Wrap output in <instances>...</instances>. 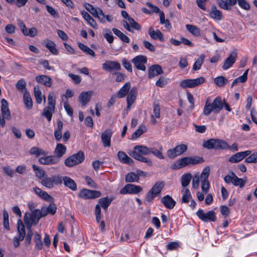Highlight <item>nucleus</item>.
<instances>
[{
    "instance_id": "nucleus-8",
    "label": "nucleus",
    "mask_w": 257,
    "mask_h": 257,
    "mask_svg": "<svg viewBox=\"0 0 257 257\" xmlns=\"http://www.w3.org/2000/svg\"><path fill=\"white\" fill-rule=\"evenodd\" d=\"M128 154L134 158L143 156V155H148L150 154V148L143 145L136 146L134 151Z\"/></svg>"
},
{
    "instance_id": "nucleus-31",
    "label": "nucleus",
    "mask_w": 257,
    "mask_h": 257,
    "mask_svg": "<svg viewBox=\"0 0 257 257\" xmlns=\"http://www.w3.org/2000/svg\"><path fill=\"white\" fill-rule=\"evenodd\" d=\"M131 89V84L130 82H126L124 85L119 89L117 93V97L119 98H122L125 96L128 93Z\"/></svg>"
},
{
    "instance_id": "nucleus-19",
    "label": "nucleus",
    "mask_w": 257,
    "mask_h": 257,
    "mask_svg": "<svg viewBox=\"0 0 257 257\" xmlns=\"http://www.w3.org/2000/svg\"><path fill=\"white\" fill-rule=\"evenodd\" d=\"M59 161V160L55 156L41 157L39 159V162L40 164L46 165L56 164Z\"/></svg>"
},
{
    "instance_id": "nucleus-9",
    "label": "nucleus",
    "mask_w": 257,
    "mask_h": 257,
    "mask_svg": "<svg viewBox=\"0 0 257 257\" xmlns=\"http://www.w3.org/2000/svg\"><path fill=\"white\" fill-rule=\"evenodd\" d=\"M122 24L126 30L132 33L134 32V30L140 31L142 29L141 26L132 17L128 18L127 20H123Z\"/></svg>"
},
{
    "instance_id": "nucleus-14",
    "label": "nucleus",
    "mask_w": 257,
    "mask_h": 257,
    "mask_svg": "<svg viewBox=\"0 0 257 257\" xmlns=\"http://www.w3.org/2000/svg\"><path fill=\"white\" fill-rule=\"evenodd\" d=\"M112 136V131L110 129H107L102 132L101 135V140L104 147H110V141Z\"/></svg>"
},
{
    "instance_id": "nucleus-40",
    "label": "nucleus",
    "mask_w": 257,
    "mask_h": 257,
    "mask_svg": "<svg viewBox=\"0 0 257 257\" xmlns=\"http://www.w3.org/2000/svg\"><path fill=\"white\" fill-rule=\"evenodd\" d=\"M228 82V79L222 76L217 77L214 79V83L219 87H223Z\"/></svg>"
},
{
    "instance_id": "nucleus-42",
    "label": "nucleus",
    "mask_w": 257,
    "mask_h": 257,
    "mask_svg": "<svg viewBox=\"0 0 257 257\" xmlns=\"http://www.w3.org/2000/svg\"><path fill=\"white\" fill-rule=\"evenodd\" d=\"M164 186V183L163 182H158L154 184L150 190L155 193L157 195H158L160 194Z\"/></svg>"
},
{
    "instance_id": "nucleus-21",
    "label": "nucleus",
    "mask_w": 257,
    "mask_h": 257,
    "mask_svg": "<svg viewBox=\"0 0 257 257\" xmlns=\"http://www.w3.org/2000/svg\"><path fill=\"white\" fill-rule=\"evenodd\" d=\"M93 94V91H87L81 92L79 95V100L82 106H85L89 102Z\"/></svg>"
},
{
    "instance_id": "nucleus-60",
    "label": "nucleus",
    "mask_w": 257,
    "mask_h": 257,
    "mask_svg": "<svg viewBox=\"0 0 257 257\" xmlns=\"http://www.w3.org/2000/svg\"><path fill=\"white\" fill-rule=\"evenodd\" d=\"M3 216H4V222H3L4 227L6 229L9 230L10 227H9V214L6 210L4 211Z\"/></svg>"
},
{
    "instance_id": "nucleus-5",
    "label": "nucleus",
    "mask_w": 257,
    "mask_h": 257,
    "mask_svg": "<svg viewBox=\"0 0 257 257\" xmlns=\"http://www.w3.org/2000/svg\"><path fill=\"white\" fill-rule=\"evenodd\" d=\"M203 146L208 149L226 150L227 142L220 139H211L204 141Z\"/></svg>"
},
{
    "instance_id": "nucleus-57",
    "label": "nucleus",
    "mask_w": 257,
    "mask_h": 257,
    "mask_svg": "<svg viewBox=\"0 0 257 257\" xmlns=\"http://www.w3.org/2000/svg\"><path fill=\"white\" fill-rule=\"evenodd\" d=\"M245 162L247 163H257V153H253L245 160Z\"/></svg>"
},
{
    "instance_id": "nucleus-11",
    "label": "nucleus",
    "mask_w": 257,
    "mask_h": 257,
    "mask_svg": "<svg viewBox=\"0 0 257 257\" xmlns=\"http://www.w3.org/2000/svg\"><path fill=\"white\" fill-rule=\"evenodd\" d=\"M197 216L204 222L212 221L214 222L216 220L215 213L214 211H209L204 213L202 209H199L196 212Z\"/></svg>"
},
{
    "instance_id": "nucleus-20",
    "label": "nucleus",
    "mask_w": 257,
    "mask_h": 257,
    "mask_svg": "<svg viewBox=\"0 0 257 257\" xmlns=\"http://www.w3.org/2000/svg\"><path fill=\"white\" fill-rule=\"evenodd\" d=\"M163 73L162 67L159 65H154L148 70V77L150 79Z\"/></svg>"
},
{
    "instance_id": "nucleus-58",
    "label": "nucleus",
    "mask_w": 257,
    "mask_h": 257,
    "mask_svg": "<svg viewBox=\"0 0 257 257\" xmlns=\"http://www.w3.org/2000/svg\"><path fill=\"white\" fill-rule=\"evenodd\" d=\"M145 128L140 127L135 132H134L132 135V139L136 140L139 137H140L143 133L145 131Z\"/></svg>"
},
{
    "instance_id": "nucleus-1",
    "label": "nucleus",
    "mask_w": 257,
    "mask_h": 257,
    "mask_svg": "<svg viewBox=\"0 0 257 257\" xmlns=\"http://www.w3.org/2000/svg\"><path fill=\"white\" fill-rule=\"evenodd\" d=\"M84 7L93 17L97 18L101 23H105L106 22L110 23L113 20L111 16L105 15L102 10L99 8L95 9L88 3L85 4Z\"/></svg>"
},
{
    "instance_id": "nucleus-25",
    "label": "nucleus",
    "mask_w": 257,
    "mask_h": 257,
    "mask_svg": "<svg viewBox=\"0 0 257 257\" xmlns=\"http://www.w3.org/2000/svg\"><path fill=\"white\" fill-rule=\"evenodd\" d=\"M24 216H27L29 220L34 222V224H37L41 218L40 210L38 209H34L31 213H26Z\"/></svg>"
},
{
    "instance_id": "nucleus-34",
    "label": "nucleus",
    "mask_w": 257,
    "mask_h": 257,
    "mask_svg": "<svg viewBox=\"0 0 257 257\" xmlns=\"http://www.w3.org/2000/svg\"><path fill=\"white\" fill-rule=\"evenodd\" d=\"M150 154H153L157 158L163 160L165 159L164 156L162 154L163 147L159 146L158 149L155 148H150Z\"/></svg>"
},
{
    "instance_id": "nucleus-18",
    "label": "nucleus",
    "mask_w": 257,
    "mask_h": 257,
    "mask_svg": "<svg viewBox=\"0 0 257 257\" xmlns=\"http://www.w3.org/2000/svg\"><path fill=\"white\" fill-rule=\"evenodd\" d=\"M150 37L154 40H160L161 42L164 41L163 33L159 30H155L152 27L149 28L148 30Z\"/></svg>"
},
{
    "instance_id": "nucleus-39",
    "label": "nucleus",
    "mask_w": 257,
    "mask_h": 257,
    "mask_svg": "<svg viewBox=\"0 0 257 257\" xmlns=\"http://www.w3.org/2000/svg\"><path fill=\"white\" fill-rule=\"evenodd\" d=\"M187 30L193 36L198 37L200 35V30L196 26L193 25H186Z\"/></svg>"
},
{
    "instance_id": "nucleus-35",
    "label": "nucleus",
    "mask_w": 257,
    "mask_h": 257,
    "mask_svg": "<svg viewBox=\"0 0 257 257\" xmlns=\"http://www.w3.org/2000/svg\"><path fill=\"white\" fill-rule=\"evenodd\" d=\"M112 31L124 43H129L130 42V39L118 29L112 28Z\"/></svg>"
},
{
    "instance_id": "nucleus-36",
    "label": "nucleus",
    "mask_w": 257,
    "mask_h": 257,
    "mask_svg": "<svg viewBox=\"0 0 257 257\" xmlns=\"http://www.w3.org/2000/svg\"><path fill=\"white\" fill-rule=\"evenodd\" d=\"M46 47L53 55H57L58 54V51L56 48L55 43L51 40H47L45 44Z\"/></svg>"
},
{
    "instance_id": "nucleus-6",
    "label": "nucleus",
    "mask_w": 257,
    "mask_h": 257,
    "mask_svg": "<svg viewBox=\"0 0 257 257\" xmlns=\"http://www.w3.org/2000/svg\"><path fill=\"white\" fill-rule=\"evenodd\" d=\"M84 159V155L82 152H79L65 160V165L69 167H72L81 163Z\"/></svg>"
},
{
    "instance_id": "nucleus-61",
    "label": "nucleus",
    "mask_w": 257,
    "mask_h": 257,
    "mask_svg": "<svg viewBox=\"0 0 257 257\" xmlns=\"http://www.w3.org/2000/svg\"><path fill=\"white\" fill-rule=\"evenodd\" d=\"M238 5L245 10L250 9V5L245 0H237Z\"/></svg>"
},
{
    "instance_id": "nucleus-51",
    "label": "nucleus",
    "mask_w": 257,
    "mask_h": 257,
    "mask_svg": "<svg viewBox=\"0 0 257 257\" xmlns=\"http://www.w3.org/2000/svg\"><path fill=\"white\" fill-rule=\"evenodd\" d=\"M209 173L210 168L209 167H206L204 168L200 176L201 181H208V178L209 176Z\"/></svg>"
},
{
    "instance_id": "nucleus-22",
    "label": "nucleus",
    "mask_w": 257,
    "mask_h": 257,
    "mask_svg": "<svg viewBox=\"0 0 257 257\" xmlns=\"http://www.w3.org/2000/svg\"><path fill=\"white\" fill-rule=\"evenodd\" d=\"M137 94V88L136 87H133L128 93L126 102L127 108L130 109L131 106L135 101Z\"/></svg>"
},
{
    "instance_id": "nucleus-49",
    "label": "nucleus",
    "mask_w": 257,
    "mask_h": 257,
    "mask_svg": "<svg viewBox=\"0 0 257 257\" xmlns=\"http://www.w3.org/2000/svg\"><path fill=\"white\" fill-rule=\"evenodd\" d=\"M232 175L233 177L232 184L234 186H239L240 188L242 187L245 184V182L243 181V179L238 178L233 172H232Z\"/></svg>"
},
{
    "instance_id": "nucleus-41",
    "label": "nucleus",
    "mask_w": 257,
    "mask_h": 257,
    "mask_svg": "<svg viewBox=\"0 0 257 257\" xmlns=\"http://www.w3.org/2000/svg\"><path fill=\"white\" fill-rule=\"evenodd\" d=\"M192 175L190 173L183 174L181 178V185L183 188L187 187L190 182Z\"/></svg>"
},
{
    "instance_id": "nucleus-54",
    "label": "nucleus",
    "mask_w": 257,
    "mask_h": 257,
    "mask_svg": "<svg viewBox=\"0 0 257 257\" xmlns=\"http://www.w3.org/2000/svg\"><path fill=\"white\" fill-rule=\"evenodd\" d=\"M242 160L240 152L233 155L229 159V162L233 163H238Z\"/></svg>"
},
{
    "instance_id": "nucleus-48",
    "label": "nucleus",
    "mask_w": 257,
    "mask_h": 257,
    "mask_svg": "<svg viewBox=\"0 0 257 257\" xmlns=\"http://www.w3.org/2000/svg\"><path fill=\"white\" fill-rule=\"evenodd\" d=\"M126 182H138L139 180L138 175L134 172L128 173L125 178Z\"/></svg>"
},
{
    "instance_id": "nucleus-13",
    "label": "nucleus",
    "mask_w": 257,
    "mask_h": 257,
    "mask_svg": "<svg viewBox=\"0 0 257 257\" xmlns=\"http://www.w3.org/2000/svg\"><path fill=\"white\" fill-rule=\"evenodd\" d=\"M132 61L138 69L142 71L146 70V68L144 64L147 62L146 56L144 55L137 56L133 59Z\"/></svg>"
},
{
    "instance_id": "nucleus-62",
    "label": "nucleus",
    "mask_w": 257,
    "mask_h": 257,
    "mask_svg": "<svg viewBox=\"0 0 257 257\" xmlns=\"http://www.w3.org/2000/svg\"><path fill=\"white\" fill-rule=\"evenodd\" d=\"M52 177L54 186V185H60L62 183V182H63L62 180V177L60 176L54 175Z\"/></svg>"
},
{
    "instance_id": "nucleus-17",
    "label": "nucleus",
    "mask_w": 257,
    "mask_h": 257,
    "mask_svg": "<svg viewBox=\"0 0 257 257\" xmlns=\"http://www.w3.org/2000/svg\"><path fill=\"white\" fill-rule=\"evenodd\" d=\"M236 58L237 53L235 52H232L224 61L222 69L225 70L229 68L234 63Z\"/></svg>"
},
{
    "instance_id": "nucleus-27",
    "label": "nucleus",
    "mask_w": 257,
    "mask_h": 257,
    "mask_svg": "<svg viewBox=\"0 0 257 257\" xmlns=\"http://www.w3.org/2000/svg\"><path fill=\"white\" fill-rule=\"evenodd\" d=\"M161 201L167 208L170 209L173 208L176 204V202L168 195L164 196L161 199Z\"/></svg>"
},
{
    "instance_id": "nucleus-32",
    "label": "nucleus",
    "mask_w": 257,
    "mask_h": 257,
    "mask_svg": "<svg viewBox=\"0 0 257 257\" xmlns=\"http://www.w3.org/2000/svg\"><path fill=\"white\" fill-rule=\"evenodd\" d=\"M34 93L37 103L41 104L43 99L44 103H45L46 102V97L45 95L42 94V92L39 86H37L34 87Z\"/></svg>"
},
{
    "instance_id": "nucleus-53",
    "label": "nucleus",
    "mask_w": 257,
    "mask_h": 257,
    "mask_svg": "<svg viewBox=\"0 0 257 257\" xmlns=\"http://www.w3.org/2000/svg\"><path fill=\"white\" fill-rule=\"evenodd\" d=\"M205 81V79L203 77H200L196 79H190V82L192 88L203 84Z\"/></svg>"
},
{
    "instance_id": "nucleus-45",
    "label": "nucleus",
    "mask_w": 257,
    "mask_h": 257,
    "mask_svg": "<svg viewBox=\"0 0 257 257\" xmlns=\"http://www.w3.org/2000/svg\"><path fill=\"white\" fill-rule=\"evenodd\" d=\"M41 184L44 186L49 188H52L54 187L52 177H48L47 176H45L41 180Z\"/></svg>"
},
{
    "instance_id": "nucleus-4",
    "label": "nucleus",
    "mask_w": 257,
    "mask_h": 257,
    "mask_svg": "<svg viewBox=\"0 0 257 257\" xmlns=\"http://www.w3.org/2000/svg\"><path fill=\"white\" fill-rule=\"evenodd\" d=\"M203 162L202 158L199 157H186L178 160L174 164L175 169H180L190 165H195Z\"/></svg>"
},
{
    "instance_id": "nucleus-23",
    "label": "nucleus",
    "mask_w": 257,
    "mask_h": 257,
    "mask_svg": "<svg viewBox=\"0 0 257 257\" xmlns=\"http://www.w3.org/2000/svg\"><path fill=\"white\" fill-rule=\"evenodd\" d=\"M237 0H217L219 7L225 10H231V6L236 4Z\"/></svg>"
},
{
    "instance_id": "nucleus-56",
    "label": "nucleus",
    "mask_w": 257,
    "mask_h": 257,
    "mask_svg": "<svg viewBox=\"0 0 257 257\" xmlns=\"http://www.w3.org/2000/svg\"><path fill=\"white\" fill-rule=\"evenodd\" d=\"M200 175L197 173L193 176L192 180V187L194 189H198L199 186Z\"/></svg>"
},
{
    "instance_id": "nucleus-44",
    "label": "nucleus",
    "mask_w": 257,
    "mask_h": 257,
    "mask_svg": "<svg viewBox=\"0 0 257 257\" xmlns=\"http://www.w3.org/2000/svg\"><path fill=\"white\" fill-rule=\"evenodd\" d=\"M103 37L109 44H111L113 42L114 37L112 35L111 32L108 29L105 28L102 30Z\"/></svg>"
},
{
    "instance_id": "nucleus-3",
    "label": "nucleus",
    "mask_w": 257,
    "mask_h": 257,
    "mask_svg": "<svg viewBox=\"0 0 257 257\" xmlns=\"http://www.w3.org/2000/svg\"><path fill=\"white\" fill-rule=\"evenodd\" d=\"M56 96L54 92H51L48 96V106L44 107L42 115L45 116L48 121H50L52 115L55 112Z\"/></svg>"
},
{
    "instance_id": "nucleus-16",
    "label": "nucleus",
    "mask_w": 257,
    "mask_h": 257,
    "mask_svg": "<svg viewBox=\"0 0 257 257\" xmlns=\"http://www.w3.org/2000/svg\"><path fill=\"white\" fill-rule=\"evenodd\" d=\"M102 68L109 72L113 70H119L121 69L120 64L116 61H109L102 64Z\"/></svg>"
},
{
    "instance_id": "nucleus-29",
    "label": "nucleus",
    "mask_w": 257,
    "mask_h": 257,
    "mask_svg": "<svg viewBox=\"0 0 257 257\" xmlns=\"http://www.w3.org/2000/svg\"><path fill=\"white\" fill-rule=\"evenodd\" d=\"M66 152V147L62 144H57L54 150V154L59 160Z\"/></svg>"
},
{
    "instance_id": "nucleus-33",
    "label": "nucleus",
    "mask_w": 257,
    "mask_h": 257,
    "mask_svg": "<svg viewBox=\"0 0 257 257\" xmlns=\"http://www.w3.org/2000/svg\"><path fill=\"white\" fill-rule=\"evenodd\" d=\"M181 192L183 194L181 202L182 203H188L192 198L190 190L188 188H183Z\"/></svg>"
},
{
    "instance_id": "nucleus-12",
    "label": "nucleus",
    "mask_w": 257,
    "mask_h": 257,
    "mask_svg": "<svg viewBox=\"0 0 257 257\" xmlns=\"http://www.w3.org/2000/svg\"><path fill=\"white\" fill-rule=\"evenodd\" d=\"M143 188L138 185L127 184L120 190L121 194H136L142 191Z\"/></svg>"
},
{
    "instance_id": "nucleus-63",
    "label": "nucleus",
    "mask_w": 257,
    "mask_h": 257,
    "mask_svg": "<svg viewBox=\"0 0 257 257\" xmlns=\"http://www.w3.org/2000/svg\"><path fill=\"white\" fill-rule=\"evenodd\" d=\"M47 12L53 17L54 18L58 17V13L56 12V11L52 7L47 5L46 6Z\"/></svg>"
},
{
    "instance_id": "nucleus-59",
    "label": "nucleus",
    "mask_w": 257,
    "mask_h": 257,
    "mask_svg": "<svg viewBox=\"0 0 257 257\" xmlns=\"http://www.w3.org/2000/svg\"><path fill=\"white\" fill-rule=\"evenodd\" d=\"M201 189L204 194H207L209 191L210 187V183L209 181H201Z\"/></svg>"
},
{
    "instance_id": "nucleus-37",
    "label": "nucleus",
    "mask_w": 257,
    "mask_h": 257,
    "mask_svg": "<svg viewBox=\"0 0 257 257\" xmlns=\"http://www.w3.org/2000/svg\"><path fill=\"white\" fill-rule=\"evenodd\" d=\"M17 225L19 237H20V240L22 241L24 240L26 235L25 226L21 220L18 221Z\"/></svg>"
},
{
    "instance_id": "nucleus-28",
    "label": "nucleus",
    "mask_w": 257,
    "mask_h": 257,
    "mask_svg": "<svg viewBox=\"0 0 257 257\" xmlns=\"http://www.w3.org/2000/svg\"><path fill=\"white\" fill-rule=\"evenodd\" d=\"M64 185L72 191L77 190V185L75 182L71 178L67 176L62 177Z\"/></svg>"
},
{
    "instance_id": "nucleus-7",
    "label": "nucleus",
    "mask_w": 257,
    "mask_h": 257,
    "mask_svg": "<svg viewBox=\"0 0 257 257\" xmlns=\"http://www.w3.org/2000/svg\"><path fill=\"white\" fill-rule=\"evenodd\" d=\"M188 149V147L185 144L177 145L174 149H170L167 152V155L170 159H174L178 156H180L185 152Z\"/></svg>"
},
{
    "instance_id": "nucleus-55",
    "label": "nucleus",
    "mask_w": 257,
    "mask_h": 257,
    "mask_svg": "<svg viewBox=\"0 0 257 257\" xmlns=\"http://www.w3.org/2000/svg\"><path fill=\"white\" fill-rule=\"evenodd\" d=\"M26 82L23 79L19 80L16 84L17 89L21 92H23L24 90L26 89Z\"/></svg>"
},
{
    "instance_id": "nucleus-64",
    "label": "nucleus",
    "mask_w": 257,
    "mask_h": 257,
    "mask_svg": "<svg viewBox=\"0 0 257 257\" xmlns=\"http://www.w3.org/2000/svg\"><path fill=\"white\" fill-rule=\"evenodd\" d=\"M157 196L155 193L150 190L147 194L146 200L148 202H152Z\"/></svg>"
},
{
    "instance_id": "nucleus-50",
    "label": "nucleus",
    "mask_w": 257,
    "mask_h": 257,
    "mask_svg": "<svg viewBox=\"0 0 257 257\" xmlns=\"http://www.w3.org/2000/svg\"><path fill=\"white\" fill-rule=\"evenodd\" d=\"M32 167L35 173L36 176L38 178L41 179L42 178H43L45 176V172L43 169L35 165H33Z\"/></svg>"
},
{
    "instance_id": "nucleus-26",
    "label": "nucleus",
    "mask_w": 257,
    "mask_h": 257,
    "mask_svg": "<svg viewBox=\"0 0 257 257\" xmlns=\"http://www.w3.org/2000/svg\"><path fill=\"white\" fill-rule=\"evenodd\" d=\"M36 81L47 87H51L52 85V80L50 77L47 75H38L36 77Z\"/></svg>"
},
{
    "instance_id": "nucleus-30",
    "label": "nucleus",
    "mask_w": 257,
    "mask_h": 257,
    "mask_svg": "<svg viewBox=\"0 0 257 257\" xmlns=\"http://www.w3.org/2000/svg\"><path fill=\"white\" fill-rule=\"evenodd\" d=\"M209 16L212 19L217 20H221L223 17L222 12L217 10L215 5L212 6Z\"/></svg>"
},
{
    "instance_id": "nucleus-15",
    "label": "nucleus",
    "mask_w": 257,
    "mask_h": 257,
    "mask_svg": "<svg viewBox=\"0 0 257 257\" xmlns=\"http://www.w3.org/2000/svg\"><path fill=\"white\" fill-rule=\"evenodd\" d=\"M1 113L2 117L6 118V119L10 120L11 118L10 110L9 108V104L8 101L5 99L1 100Z\"/></svg>"
},
{
    "instance_id": "nucleus-24",
    "label": "nucleus",
    "mask_w": 257,
    "mask_h": 257,
    "mask_svg": "<svg viewBox=\"0 0 257 257\" xmlns=\"http://www.w3.org/2000/svg\"><path fill=\"white\" fill-rule=\"evenodd\" d=\"M117 157L119 161L123 164L132 165L134 164L133 160L128 157L127 154L122 151H119L117 153Z\"/></svg>"
},
{
    "instance_id": "nucleus-47",
    "label": "nucleus",
    "mask_w": 257,
    "mask_h": 257,
    "mask_svg": "<svg viewBox=\"0 0 257 257\" xmlns=\"http://www.w3.org/2000/svg\"><path fill=\"white\" fill-rule=\"evenodd\" d=\"M78 46H79V48L86 54L89 55L93 57L95 56V52H94V51H93L92 49H91L88 46H87L81 43H79L78 44Z\"/></svg>"
},
{
    "instance_id": "nucleus-52",
    "label": "nucleus",
    "mask_w": 257,
    "mask_h": 257,
    "mask_svg": "<svg viewBox=\"0 0 257 257\" xmlns=\"http://www.w3.org/2000/svg\"><path fill=\"white\" fill-rule=\"evenodd\" d=\"M111 200H109L107 197L102 198L99 200V203L101 206L105 210H106L111 203Z\"/></svg>"
},
{
    "instance_id": "nucleus-46",
    "label": "nucleus",
    "mask_w": 257,
    "mask_h": 257,
    "mask_svg": "<svg viewBox=\"0 0 257 257\" xmlns=\"http://www.w3.org/2000/svg\"><path fill=\"white\" fill-rule=\"evenodd\" d=\"M205 58V55L204 54H202L200 56V57L197 59L193 66V70L194 71L199 70L201 68V67L204 62V60Z\"/></svg>"
},
{
    "instance_id": "nucleus-38",
    "label": "nucleus",
    "mask_w": 257,
    "mask_h": 257,
    "mask_svg": "<svg viewBox=\"0 0 257 257\" xmlns=\"http://www.w3.org/2000/svg\"><path fill=\"white\" fill-rule=\"evenodd\" d=\"M23 100L25 107L28 109L32 108L33 106V101L29 93L26 91L23 95Z\"/></svg>"
},
{
    "instance_id": "nucleus-43",
    "label": "nucleus",
    "mask_w": 257,
    "mask_h": 257,
    "mask_svg": "<svg viewBox=\"0 0 257 257\" xmlns=\"http://www.w3.org/2000/svg\"><path fill=\"white\" fill-rule=\"evenodd\" d=\"M29 153L31 155H34L36 157H38L40 155H45L46 154L45 151L36 147L31 148L29 150Z\"/></svg>"
},
{
    "instance_id": "nucleus-2",
    "label": "nucleus",
    "mask_w": 257,
    "mask_h": 257,
    "mask_svg": "<svg viewBox=\"0 0 257 257\" xmlns=\"http://www.w3.org/2000/svg\"><path fill=\"white\" fill-rule=\"evenodd\" d=\"M223 107V102L219 97L215 98L212 103H210L207 100L205 102L203 113L205 116L209 115L212 111L219 113Z\"/></svg>"
},
{
    "instance_id": "nucleus-10",
    "label": "nucleus",
    "mask_w": 257,
    "mask_h": 257,
    "mask_svg": "<svg viewBox=\"0 0 257 257\" xmlns=\"http://www.w3.org/2000/svg\"><path fill=\"white\" fill-rule=\"evenodd\" d=\"M101 193L98 191L83 189L80 190L78 196L84 199H92L99 197Z\"/></svg>"
}]
</instances>
